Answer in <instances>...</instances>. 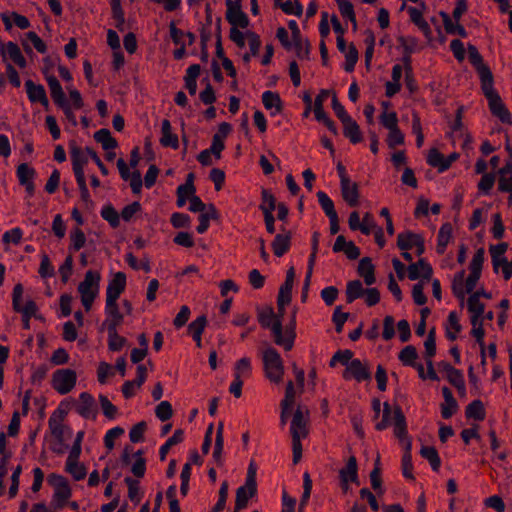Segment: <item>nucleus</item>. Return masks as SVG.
Returning <instances> with one entry per match:
<instances>
[{"instance_id": "obj_1", "label": "nucleus", "mask_w": 512, "mask_h": 512, "mask_svg": "<svg viewBox=\"0 0 512 512\" xmlns=\"http://www.w3.org/2000/svg\"><path fill=\"white\" fill-rule=\"evenodd\" d=\"M288 302L277 301V314L271 326L273 339L276 345L282 346L286 351L293 348L296 338V309L292 311L291 319L283 331L282 319L285 314V306Z\"/></svg>"}, {"instance_id": "obj_2", "label": "nucleus", "mask_w": 512, "mask_h": 512, "mask_svg": "<svg viewBox=\"0 0 512 512\" xmlns=\"http://www.w3.org/2000/svg\"><path fill=\"white\" fill-rule=\"evenodd\" d=\"M481 89L488 100L492 115L499 118L502 123L512 124V115L502 102L499 94L493 88V81L481 84Z\"/></svg>"}, {"instance_id": "obj_3", "label": "nucleus", "mask_w": 512, "mask_h": 512, "mask_svg": "<svg viewBox=\"0 0 512 512\" xmlns=\"http://www.w3.org/2000/svg\"><path fill=\"white\" fill-rule=\"evenodd\" d=\"M263 366L265 376L274 383H280L283 379L284 366L278 351L269 347L263 352Z\"/></svg>"}, {"instance_id": "obj_4", "label": "nucleus", "mask_w": 512, "mask_h": 512, "mask_svg": "<svg viewBox=\"0 0 512 512\" xmlns=\"http://www.w3.org/2000/svg\"><path fill=\"white\" fill-rule=\"evenodd\" d=\"M77 375L72 369H59L53 373L52 376V387L59 394L69 393L76 385Z\"/></svg>"}, {"instance_id": "obj_5", "label": "nucleus", "mask_w": 512, "mask_h": 512, "mask_svg": "<svg viewBox=\"0 0 512 512\" xmlns=\"http://www.w3.org/2000/svg\"><path fill=\"white\" fill-rule=\"evenodd\" d=\"M23 286L18 283L13 288L12 306L15 312L22 313L23 318L37 317L38 307L33 300H28L25 306H21Z\"/></svg>"}, {"instance_id": "obj_6", "label": "nucleus", "mask_w": 512, "mask_h": 512, "mask_svg": "<svg viewBox=\"0 0 512 512\" xmlns=\"http://www.w3.org/2000/svg\"><path fill=\"white\" fill-rule=\"evenodd\" d=\"M468 58L470 63L475 67L476 71L479 74L481 84L486 83L488 81H493V74L490 68L484 64L483 57L479 53L476 46L472 44H468Z\"/></svg>"}, {"instance_id": "obj_7", "label": "nucleus", "mask_w": 512, "mask_h": 512, "mask_svg": "<svg viewBox=\"0 0 512 512\" xmlns=\"http://www.w3.org/2000/svg\"><path fill=\"white\" fill-rule=\"evenodd\" d=\"M308 421L309 411L307 409L304 411L303 407L298 406L291 421V437L298 435L299 438H306L309 434Z\"/></svg>"}, {"instance_id": "obj_8", "label": "nucleus", "mask_w": 512, "mask_h": 512, "mask_svg": "<svg viewBox=\"0 0 512 512\" xmlns=\"http://www.w3.org/2000/svg\"><path fill=\"white\" fill-rule=\"evenodd\" d=\"M345 380L355 379L357 382H362L371 379V372L369 367L362 363L360 359H353L343 372Z\"/></svg>"}, {"instance_id": "obj_9", "label": "nucleus", "mask_w": 512, "mask_h": 512, "mask_svg": "<svg viewBox=\"0 0 512 512\" xmlns=\"http://www.w3.org/2000/svg\"><path fill=\"white\" fill-rule=\"evenodd\" d=\"M226 7V20L232 26L231 28L246 29L249 26V18L242 7H232V0H226Z\"/></svg>"}, {"instance_id": "obj_10", "label": "nucleus", "mask_w": 512, "mask_h": 512, "mask_svg": "<svg viewBox=\"0 0 512 512\" xmlns=\"http://www.w3.org/2000/svg\"><path fill=\"white\" fill-rule=\"evenodd\" d=\"M394 426V435L403 448L406 449L408 442L412 445V440L407 432L406 418L400 406L394 408Z\"/></svg>"}, {"instance_id": "obj_11", "label": "nucleus", "mask_w": 512, "mask_h": 512, "mask_svg": "<svg viewBox=\"0 0 512 512\" xmlns=\"http://www.w3.org/2000/svg\"><path fill=\"white\" fill-rule=\"evenodd\" d=\"M16 175L19 184L24 186L28 196L32 197L35 193V169L33 167H30L27 163H21L17 166Z\"/></svg>"}, {"instance_id": "obj_12", "label": "nucleus", "mask_w": 512, "mask_h": 512, "mask_svg": "<svg viewBox=\"0 0 512 512\" xmlns=\"http://www.w3.org/2000/svg\"><path fill=\"white\" fill-rule=\"evenodd\" d=\"M407 270L408 278L412 281L419 278H421L420 282L430 281L433 275L432 266L424 258H420L417 262L411 263Z\"/></svg>"}, {"instance_id": "obj_13", "label": "nucleus", "mask_w": 512, "mask_h": 512, "mask_svg": "<svg viewBox=\"0 0 512 512\" xmlns=\"http://www.w3.org/2000/svg\"><path fill=\"white\" fill-rule=\"evenodd\" d=\"M105 313L107 319L102 323L101 330L117 328L123 323V314L120 312L117 301L106 300Z\"/></svg>"}, {"instance_id": "obj_14", "label": "nucleus", "mask_w": 512, "mask_h": 512, "mask_svg": "<svg viewBox=\"0 0 512 512\" xmlns=\"http://www.w3.org/2000/svg\"><path fill=\"white\" fill-rule=\"evenodd\" d=\"M126 288V274L117 272L109 281L106 289V300L117 301Z\"/></svg>"}, {"instance_id": "obj_15", "label": "nucleus", "mask_w": 512, "mask_h": 512, "mask_svg": "<svg viewBox=\"0 0 512 512\" xmlns=\"http://www.w3.org/2000/svg\"><path fill=\"white\" fill-rule=\"evenodd\" d=\"M281 231L282 233L277 234L271 243L273 253L277 257H282L291 246L292 232L284 226L281 227Z\"/></svg>"}, {"instance_id": "obj_16", "label": "nucleus", "mask_w": 512, "mask_h": 512, "mask_svg": "<svg viewBox=\"0 0 512 512\" xmlns=\"http://www.w3.org/2000/svg\"><path fill=\"white\" fill-rule=\"evenodd\" d=\"M76 411L82 417L88 419L90 417L95 418L97 414V408L93 396L88 392H82L79 395V403L76 406Z\"/></svg>"}, {"instance_id": "obj_17", "label": "nucleus", "mask_w": 512, "mask_h": 512, "mask_svg": "<svg viewBox=\"0 0 512 512\" xmlns=\"http://www.w3.org/2000/svg\"><path fill=\"white\" fill-rule=\"evenodd\" d=\"M100 279L101 276L99 272L92 270L87 271L84 280L78 285L80 295H87L89 293L98 294Z\"/></svg>"}, {"instance_id": "obj_18", "label": "nucleus", "mask_w": 512, "mask_h": 512, "mask_svg": "<svg viewBox=\"0 0 512 512\" xmlns=\"http://www.w3.org/2000/svg\"><path fill=\"white\" fill-rule=\"evenodd\" d=\"M0 51L4 58L6 55H8L9 58L20 68L26 67V59L16 43L9 41L8 43L4 44L0 41Z\"/></svg>"}, {"instance_id": "obj_19", "label": "nucleus", "mask_w": 512, "mask_h": 512, "mask_svg": "<svg viewBox=\"0 0 512 512\" xmlns=\"http://www.w3.org/2000/svg\"><path fill=\"white\" fill-rule=\"evenodd\" d=\"M69 150L73 171H84V167L88 163V154L86 151L78 146L74 140L69 142Z\"/></svg>"}, {"instance_id": "obj_20", "label": "nucleus", "mask_w": 512, "mask_h": 512, "mask_svg": "<svg viewBox=\"0 0 512 512\" xmlns=\"http://www.w3.org/2000/svg\"><path fill=\"white\" fill-rule=\"evenodd\" d=\"M341 195L343 200L350 207H357L359 205V185L356 182L347 181L345 183L340 184Z\"/></svg>"}, {"instance_id": "obj_21", "label": "nucleus", "mask_w": 512, "mask_h": 512, "mask_svg": "<svg viewBox=\"0 0 512 512\" xmlns=\"http://www.w3.org/2000/svg\"><path fill=\"white\" fill-rule=\"evenodd\" d=\"M357 272L364 279L366 285L370 286L375 283V267L371 258L364 257L359 261Z\"/></svg>"}, {"instance_id": "obj_22", "label": "nucleus", "mask_w": 512, "mask_h": 512, "mask_svg": "<svg viewBox=\"0 0 512 512\" xmlns=\"http://www.w3.org/2000/svg\"><path fill=\"white\" fill-rule=\"evenodd\" d=\"M160 144L164 147L177 149L179 147L178 136L172 133L171 123L168 119H164L161 125Z\"/></svg>"}, {"instance_id": "obj_23", "label": "nucleus", "mask_w": 512, "mask_h": 512, "mask_svg": "<svg viewBox=\"0 0 512 512\" xmlns=\"http://www.w3.org/2000/svg\"><path fill=\"white\" fill-rule=\"evenodd\" d=\"M343 124V134L346 138L350 140L351 143L357 144L363 140L362 133L359 125L352 117L344 120Z\"/></svg>"}, {"instance_id": "obj_24", "label": "nucleus", "mask_w": 512, "mask_h": 512, "mask_svg": "<svg viewBox=\"0 0 512 512\" xmlns=\"http://www.w3.org/2000/svg\"><path fill=\"white\" fill-rule=\"evenodd\" d=\"M452 225L449 222H446L442 224V226L439 229L438 235H437V245H436V252L439 255L444 254L446 251L447 245L452 237Z\"/></svg>"}, {"instance_id": "obj_25", "label": "nucleus", "mask_w": 512, "mask_h": 512, "mask_svg": "<svg viewBox=\"0 0 512 512\" xmlns=\"http://www.w3.org/2000/svg\"><path fill=\"white\" fill-rule=\"evenodd\" d=\"M201 67L199 64H192L186 70L184 76L185 88L190 95H195L197 91V78L200 75Z\"/></svg>"}, {"instance_id": "obj_26", "label": "nucleus", "mask_w": 512, "mask_h": 512, "mask_svg": "<svg viewBox=\"0 0 512 512\" xmlns=\"http://www.w3.org/2000/svg\"><path fill=\"white\" fill-rule=\"evenodd\" d=\"M358 467L355 456L349 457L346 466L339 471L341 482H356L358 479Z\"/></svg>"}, {"instance_id": "obj_27", "label": "nucleus", "mask_w": 512, "mask_h": 512, "mask_svg": "<svg viewBox=\"0 0 512 512\" xmlns=\"http://www.w3.org/2000/svg\"><path fill=\"white\" fill-rule=\"evenodd\" d=\"M50 90L51 98L53 99L54 103L57 104H63L64 101H66L65 93L62 89V86L58 79L55 76H49L45 78Z\"/></svg>"}, {"instance_id": "obj_28", "label": "nucleus", "mask_w": 512, "mask_h": 512, "mask_svg": "<svg viewBox=\"0 0 512 512\" xmlns=\"http://www.w3.org/2000/svg\"><path fill=\"white\" fill-rule=\"evenodd\" d=\"M465 415L468 419L483 421L486 417V411L483 402L479 399L472 401L466 407Z\"/></svg>"}, {"instance_id": "obj_29", "label": "nucleus", "mask_w": 512, "mask_h": 512, "mask_svg": "<svg viewBox=\"0 0 512 512\" xmlns=\"http://www.w3.org/2000/svg\"><path fill=\"white\" fill-rule=\"evenodd\" d=\"M26 93L28 99L31 103H37L44 96H46V91L43 85L35 84L32 80H27L25 82Z\"/></svg>"}, {"instance_id": "obj_30", "label": "nucleus", "mask_w": 512, "mask_h": 512, "mask_svg": "<svg viewBox=\"0 0 512 512\" xmlns=\"http://www.w3.org/2000/svg\"><path fill=\"white\" fill-rule=\"evenodd\" d=\"M94 139L98 143H101L104 150L115 149L118 146L116 139L111 136L110 131L106 128H102L96 131L94 134Z\"/></svg>"}, {"instance_id": "obj_31", "label": "nucleus", "mask_w": 512, "mask_h": 512, "mask_svg": "<svg viewBox=\"0 0 512 512\" xmlns=\"http://www.w3.org/2000/svg\"><path fill=\"white\" fill-rule=\"evenodd\" d=\"M262 103L268 110L272 109L273 107L276 109L277 113H280L283 110V103L280 95L277 92L265 91L262 94Z\"/></svg>"}, {"instance_id": "obj_32", "label": "nucleus", "mask_w": 512, "mask_h": 512, "mask_svg": "<svg viewBox=\"0 0 512 512\" xmlns=\"http://www.w3.org/2000/svg\"><path fill=\"white\" fill-rule=\"evenodd\" d=\"M345 293L347 303H352L364 295L365 289L360 280H353L347 283Z\"/></svg>"}, {"instance_id": "obj_33", "label": "nucleus", "mask_w": 512, "mask_h": 512, "mask_svg": "<svg viewBox=\"0 0 512 512\" xmlns=\"http://www.w3.org/2000/svg\"><path fill=\"white\" fill-rule=\"evenodd\" d=\"M184 439V432L182 429H177L174 431V434L168 438V440L160 447V460L164 461L166 459V455L169 452L170 448L174 445L181 443Z\"/></svg>"}, {"instance_id": "obj_34", "label": "nucleus", "mask_w": 512, "mask_h": 512, "mask_svg": "<svg viewBox=\"0 0 512 512\" xmlns=\"http://www.w3.org/2000/svg\"><path fill=\"white\" fill-rule=\"evenodd\" d=\"M440 15L443 20V25H444L445 31L448 34H453V35L457 34L463 38L467 37V32L461 24H459L458 22L456 24H454L452 22L450 16L445 12H441Z\"/></svg>"}, {"instance_id": "obj_35", "label": "nucleus", "mask_w": 512, "mask_h": 512, "mask_svg": "<svg viewBox=\"0 0 512 512\" xmlns=\"http://www.w3.org/2000/svg\"><path fill=\"white\" fill-rule=\"evenodd\" d=\"M257 491L252 490L250 487H247V484L240 486L236 491V499L235 505H237V509L246 508L248 501L250 498L254 497Z\"/></svg>"}, {"instance_id": "obj_36", "label": "nucleus", "mask_w": 512, "mask_h": 512, "mask_svg": "<svg viewBox=\"0 0 512 512\" xmlns=\"http://www.w3.org/2000/svg\"><path fill=\"white\" fill-rule=\"evenodd\" d=\"M85 243H86V236H85L84 232L79 227L73 228L70 231L69 251L70 252L79 251L81 248L84 247Z\"/></svg>"}, {"instance_id": "obj_37", "label": "nucleus", "mask_w": 512, "mask_h": 512, "mask_svg": "<svg viewBox=\"0 0 512 512\" xmlns=\"http://www.w3.org/2000/svg\"><path fill=\"white\" fill-rule=\"evenodd\" d=\"M420 454L423 458L427 459L434 471H438L441 466V460L438 452L433 446H422Z\"/></svg>"}, {"instance_id": "obj_38", "label": "nucleus", "mask_w": 512, "mask_h": 512, "mask_svg": "<svg viewBox=\"0 0 512 512\" xmlns=\"http://www.w3.org/2000/svg\"><path fill=\"white\" fill-rule=\"evenodd\" d=\"M65 470H66V472L71 474V476L76 481H80V480L84 479L86 477V474H87V470H86L85 465L82 464V463H79L78 460L66 461Z\"/></svg>"}, {"instance_id": "obj_39", "label": "nucleus", "mask_w": 512, "mask_h": 512, "mask_svg": "<svg viewBox=\"0 0 512 512\" xmlns=\"http://www.w3.org/2000/svg\"><path fill=\"white\" fill-rule=\"evenodd\" d=\"M48 425L51 431V434L56 438L60 445L64 444V430L65 426L57 420L56 412H54L49 420Z\"/></svg>"}, {"instance_id": "obj_40", "label": "nucleus", "mask_w": 512, "mask_h": 512, "mask_svg": "<svg viewBox=\"0 0 512 512\" xmlns=\"http://www.w3.org/2000/svg\"><path fill=\"white\" fill-rule=\"evenodd\" d=\"M420 234L412 232V231H405L402 233H399L397 236V247L401 251H409L412 249L416 242V238H413V236H419Z\"/></svg>"}, {"instance_id": "obj_41", "label": "nucleus", "mask_w": 512, "mask_h": 512, "mask_svg": "<svg viewBox=\"0 0 512 512\" xmlns=\"http://www.w3.org/2000/svg\"><path fill=\"white\" fill-rule=\"evenodd\" d=\"M399 360L405 366H416V359L418 358L417 350L414 346H405L398 355Z\"/></svg>"}, {"instance_id": "obj_42", "label": "nucleus", "mask_w": 512, "mask_h": 512, "mask_svg": "<svg viewBox=\"0 0 512 512\" xmlns=\"http://www.w3.org/2000/svg\"><path fill=\"white\" fill-rule=\"evenodd\" d=\"M223 429L224 425L222 422H220L217 427L215 446L213 451V458L219 466L222 465V451L224 447Z\"/></svg>"}, {"instance_id": "obj_43", "label": "nucleus", "mask_w": 512, "mask_h": 512, "mask_svg": "<svg viewBox=\"0 0 512 512\" xmlns=\"http://www.w3.org/2000/svg\"><path fill=\"white\" fill-rule=\"evenodd\" d=\"M427 163L438 169L439 172L447 170V164L444 163V155L437 148H431L428 152Z\"/></svg>"}, {"instance_id": "obj_44", "label": "nucleus", "mask_w": 512, "mask_h": 512, "mask_svg": "<svg viewBox=\"0 0 512 512\" xmlns=\"http://www.w3.org/2000/svg\"><path fill=\"white\" fill-rule=\"evenodd\" d=\"M411 449H412L411 444L408 442L406 445V449H404V454L402 457V473L405 478L414 480L415 478L412 473L413 464H412Z\"/></svg>"}, {"instance_id": "obj_45", "label": "nucleus", "mask_w": 512, "mask_h": 512, "mask_svg": "<svg viewBox=\"0 0 512 512\" xmlns=\"http://www.w3.org/2000/svg\"><path fill=\"white\" fill-rule=\"evenodd\" d=\"M261 199L259 209L262 213H273L277 206L275 196L268 189H262Z\"/></svg>"}, {"instance_id": "obj_46", "label": "nucleus", "mask_w": 512, "mask_h": 512, "mask_svg": "<svg viewBox=\"0 0 512 512\" xmlns=\"http://www.w3.org/2000/svg\"><path fill=\"white\" fill-rule=\"evenodd\" d=\"M465 271L461 270L460 272L454 275L452 281V292L454 296L459 299L461 302L465 299L466 289L463 288Z\"/></svg>"}, {"instance_id": "obj_47", "label": "nucleus", "mask_w": 512, "mask_h": 512, "mask_svg": "<svg viewBox=\"0 0 512 512\" xmlns=\"http://www.w3.org/2000/svg\"><path fill=\"white\" fill-rule=\"evenodd\" d=\"M312 490V479L308 472L303 475V494L299 503L298 512H304V507L308 503Z\"/></svg>"}, {"instance_id": "obj_48", "label": "nucleus", "mask_w": 512, "mask_h": 512, "mask_svg": "<svg viewBox=\"0 0 512 512\" xmlns=\"http://www.w3.org/2000/svg\"><path fill=\"white\" fill-rule=\"evenodd\" d=\"M425 359L431 360L436 354V330L435 327L431 328L428 336L424 342Z\"/></svg>"}, {"instance_id": "obj_49", "label": "nucleus", "mask_w": 512, "mask_h": 512, "mask_svg": "<svg viewBox=\"0 0 512 512\" xmlns=\"http://www.w3.org/2000/svg\"><path fill=\"white\" fill-rule=\"evenodd\" d=\"M109 337V349L111 351H120L126 343V339L120 336L117 332V328L107 329Z\"/></svg>"}, {"instance_id": "obj_50", "label": "nucleus", "mask_w": 512, "mask_h": 512, "mask_svg": "<svg viewBox=\"0 0 512 512\" xmlns=\"http://www.w3.org/2000/svg\"><path fill=\"white\" fill-rule=\"evenodd\" d=\"M317 198H318V202H319L320 206L324 210L327 217L337 215L333 201L329 198V196L325 192L318 191Z\"/></svg>"}, {"instance_id": "obj_51", "label": "nucleus", "mask_w": 512, "mask_h": 512, "mask_svg": "<svg viewBox=\"0 0 512 512\" xmlns=\"http://www.w3.org/2000/svg\"><path fill=\"white\" fill-rule=\"evenodd\" d=\"M328 90H321L320 93L316 96L314 101V115L317 121H321L322 118L327 116V113L324 111L323 102L328 97Z\"/></svg>"}, {"instance_id": "obj_52", "label": "nucleus", "mask_w": 512, "mask_h": 512, "mask_svg": "<svg viewBox=\"0 0 512 512\" xmlns=\"http://www.w3.org/2000/svg\"><path fill=\"white\" fill-rule=\"evenodd\" d=\"M101 216L110 224L112 228H117L120 225V215L111 205L103 207Z\"/></svg>"}, {"instance_id": "obj_53", "label": "nucleus", "mask_w": 512, "mask_h": 512, "mask_svg": "<svg viewBox=\"0 0 512 512\" xmlns=\"http://www.w3.org/2000/svg\"><path fill=\"white\" fill-rule=\"evenodd\" d=\"M467 307L470 313L484 314L485 305L480 301V293L473 292L468 298Z\"/></svg>"}, {"instance_id": "obj_54", "label": "nucleus", "mask_w": 512, "mask_h": 512, "mask_svg": "<svg viewBox=\"0 0 512 512\" xmlns=\"http://www.w3.org/2000/svg\"><path fill=\"white\" fill-rule=\"evenodd\" d=\"M346 61L344 65V69L346 72H353L355 65L358 61V50L353 43H350L348 47V51L345 55Z\"/></svg>"}, {"instance_id": "obj_55", "label": "nucleus", "mask_w": 512, "mask_h": 512, "mask_svg": "<svg viewBox=\"0 0 512 512\" xmlns=\"http://www.w3.org/2000/svg\"><path fill=\"white\" fill-rule=\"evenodd\" d=\"M370 482L371 486L374 490H380V493H382V479H381V468H380V457L377 456L374 468L370 472Z\"/></svg>"}, {"instance_id": "obj_56", "label": "nucleus", "mask_w": 512, "mask_h": 512, "mask_svg": "<svg viewBox=\"0 0 512 512\" xmlns=\"http://www.w3.org/2000/svg\"><path fill=\"white\" fill-rule=\"evenodd\" d=\"M125 484L128 487V497L132 502H135V504H138L141 500L139 495V481L136 479H133L131 477H126L124 479Z\"/></svg>"}, {"instance_id": "obj_57", "label": "nucleus", "mask_w": 512, "mask_h": 512, "mask_svg": "<svg viewBox=\"0 0 512 512\" xmlns=\"http://www.w3.org/2000/svg\"><path fill=\"white\" fill-rule=\"evenodd\" d=\"M292 46L295 48L296 55L299 59H309L310 42L308 39H299L293 41Z\"/></svg>"}, {"instance_id": "obj_58", "label": "nucleus", "mask_w": 512, "mask_h": 512, "mask_svg": "<svg viewBox=\"0 0 512 512\" xmlns=\"http://www.w3.org/2000/svg\"><path fill=\"white\" fill-rule=\"evenodd\" d=\"M457 410L458 403L454 396L445 399L444 403L441 404V415L444 419L451 418L457 412Z\"/></svg>"}, {"instance_id": "obj_59", "label": "nucleus", "mask_w": 512, "mask_h": 512, "mask_svg": "<svg viewBox=\"0 0 512 512\" xmlns=\"http://www.w3.org/2000/svg\"><path fill=\"white\" fill-rule=\"evenodd\" d=\"M404 134L399 127L389 130L386 142L390 149H394L397 146L404 144Z\"/></svg>"}, {"instance_id": "obj_60", "label": "nucleus", "mask_w": 512, "mask_h": 512, "mask_svg": "<svg viewBox=\"0 0 512 512\" xmlns=\"http://www.w3.org/2000/svg\"><path fill=\"white\" fill-rule=\"evenodd\" d=\"M99 402L103 414L108 419H114L118 413L117 407L104 395H99Z\"/></svg>"}, {"instance_id": "obj_61", "label": "nucleus", "mask_w": 512, "mask_h": 512, "mask_svg": "<svg viewBox=\"0 0 512 512\" xmlns=\"http://www.w3.org/2000/svg\"><path fill=\"white\" fill-rule=\"evenodd\" d=\"M157 418L161 421H167L173 416L172 405L168 401L160 402L155 409Z\"/></svg>"}, {"instance_id": "obj_62", "label": "nucleus", "mask_w": 512, "mask_h": 512, "mask_svg": "<svg viewBox=\"0 0 512 512\" xmlns=\"http://www.w3.org/2000/svg\"><path fill=\"white\" fill-rule=\"evenodd\" d=\"M71 497V488L69 485L57 488L54 491L53 499L57 503V508H63L66 501Z\"/></svg>"}, {"instance_id": "obj_63", "label": "nucleus", "mask_w": 512, "mask_h": 512, "mask_svg": "<svg viewBox=\"0 0 512 512\" xmlns=\"http://www.w3.org/2000/svg\"><path fill=\"white\" fill-rule=\"evenodd\" d=\"M147 429V424L145 421L138 422L135 424L130 432H129V438L132 443H138L143 441L144 439V432Z\"/></svg>"}, {"instance_id": "obj_64", "label": "nucleus", "mask_w": 512, "mask_h": 512, "mask_svg": "<svg viewBox=\"0 0 512 512\" xmlns=\"http://www.w3.org/2000/svg\"><path fill=\"white\" fill-rule=\"evenodd\" d=\"M272 320H275V313L272 307H267L258 312V321L263 328L271 329Z\"/></svg>"}]
</instances>
